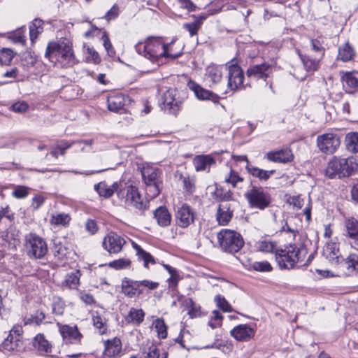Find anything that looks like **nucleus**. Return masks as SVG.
<instances>
[{
	"label": "nucleus",
	"mask_w": 358,
	"mask_h": 358,
	"mask_svg": "<svg viewBox=\"0 0 358 358\" xmlns=\"http://www.w3.org/2000/svg\"><path fill=\"white\" fill-rule=\"evenodd\" d=\"M306 255L307 248L303 245L299 247L289 245L284 249L276 250L275 257L280 268L292 269L308 264L310 262V255L308 257L307 263L301 264Z\"/></svg>",
	"instance_id": "nucleus-3"
},
{
	"label": "nucleus",
	"mask_w": 358,
	"mask_h": 358,
	"mask_svg": "<svg viewBox=\"0 0 358 358\" xmlns=\"http://www.w3.org/2000/svg\"><path fill=\"white\" fill-rule=\"evenodd\" d=\"M298 54L306 71L313 72L318 69L320 62L319 59H312L309 56L303 55L301 54L299 51L298 52Z\"/></svg>",
	"instance_id": "nucleus-39"
},
{
	"label": "nucleus",
	"mask_w": 358,
	"mask_h": 358,
	"mask_svg": "<svg viewBox=\"0 0 358 358\" xmlns=\"http://www.w3.org/2000/svg\"><path fill=\"white\" fill-rule=\"evenodd\" d=\"M65 303L64 301L60 299L57 298L54 300L52 303V312L55 315H61L63 314L65 309Z\"/></svg>",
	"instance_id": "nucleus-56"
},
{
	"label": "nucleus",
	"mask_w": 358,
	"mask_h": 358,
	"mask_svg": "<svg viewBox=\"0 0 358 358\" xmlns=\"http://www.w3.org/2000/svg\"><path fill=\"white\" fill-rule=\"evenodd\" d=\"M76 141L69 142L66 140H62L59 141L56 145V148H57L59 151V154L61 155H64L66 153V150L70 148Z\"/></svg>",
	"instance_id": "nucleus-62"
},
{
	"label": "nucleus",
	"mask_w": 358,
	"mask_h": 358,
	"mask_svg": "<svg viewBox=\"0 0 358 358\" xmlns=\"http://www.w3.org/2000/svg\"><path fill=\"white\" fill-rule=\"evenodd\" d=\"M14 54L12 50L9 48H2L0 50V63L3 65L9 64L13 59Z\"/></svg>",
	"instance_id": "nucleus-49"
},
{
	"label": "nucleus",
	"mask_w": 358,
	"mask_h": 358,
	"mask_svg": "<svg viewBox=\"0 0 358 358\" xmlns=\"http://www.w3.org/2000/svg\"><path fill=\"white\" fill-rule=\"evenodd\" d=\"M122 291L126 296L129 297H134L136 295L132 287V285H131L129 282L128 279H125L122 281Z\"/></svg>",
	"instance_id": "nucleus-59"
},
{
	"label": "nucleus",
	"mask_w": 358,
	"mask_h": 358,
	"mask_svg": "<svg viewBox=\"0 0 358 358\" xmlns=\"http://www.w3.org/2000/svg\"><path fill=\"white\" fill-rule=\"evenodd\" d=\"M246 169L250 174L261 180H267L275 173L274 170L266 171L248 164L246 166Z\"/></svg>",
	"instance_id": "nucleus-36"
},
{
	"label": "nucleus",
	"mask_w": 358,
	"mask_h": 358,
	"mask_svg": "<svg viewBox=\"0 0 358 358\" xmlns=\"http://www.w3.org/2000/svg\"><path fill=\"white\" fill-rule=\"evenodd\" d=\"M107 103L109 110L117 112L123 108L125 104V99L122 94H113L108 97Z\"/></svg>",
	"instance_id": "nucleus-29"
},
{
	"label": "nucleus",
	"mask_w": 358,
	"mask_h": 358,
	"mask_svg": "<svg viewBox=\"0 0 358 358\" xmlns=\"http://www.w3.org/2000/svg\"><path fill=\"white\" fill-rule=\"evenodd\" d=\"M225 70L227 71V88L230 91L238 90L244 80V73L241 66L231 61L226 64Z\"/></svg>",
	"instance_id": "nucleus-10"
},
{
	"label": "nucleus",
	"mask_w": 358,
	"mask_h": 358,
	"mask_svg": "<svg viewBox=\"0 0 358 358\" xmlns=\"http://www.w3.org/2000/svg\"><path fill=\"white\" fill-rule=\"evenodd\" d=\"M183 303L188 310L190 317H196L200 315V306L196 305L191 298L185 299Z\"/></svg>",
	"instance_id": "nucleus-46"
},
{
	"label": "nucleus",
	"mask_w": 358,
	"mask_h": 358,
	"mask_svg": "<svg viewBox=\"0 0 358 358\" xmlns=\"http://www.w3.org/2000/svg\"><path fill=\"white\" fill-rule=\"evenodd\" d=\"M159 352L157 348L150 349L146 354H137L131 356L130 358H159Z\"/></svg>",
	"instance_id": "nucleus-63"
},
{
	"label": "nucleus",
	"mask_w": 358,
	"mask_h": 358,
	"mask_svg": "<svg viewBox=\"0 0 358 358\" xmlns=\"http://www.w3.org/2000/svg\"><path fill=\"white\" fill-rule=\"evenodd\" d=\"M154 327L160 338H165L167 336V329L164 320L162 318L156 319L153 322Z\"/></svg>",
	"instance_id": "nucleus-47"
},
{
	"label": "nucleus",
	"mask_w": 358,
	"mask_h": 358,
	"mask_svg": "<svg viewBox=\"0 0 358 358\" xmlns=\"http://www.w3.org/2000/svg\"><path fill=\"white\" fill-rule=\"evenodd\" d=\"M251 267L255 271L259 272H270L273 269L272 266L267 261L255 262L251 264Z\"/></svg>",
	"instance_id": "nucleus-50"
},
{
	"label": "nucleus",
	"mask_w": 358,
	"mask_h": 358,
	"mask_svg": "<svg viewBox=\"0 0 358 358\" xmlns=\"http://www.w3.org/2000/svg\"><path fill=\"white\" fill-rule=\"evenodd\" d=\"M104 352L105 356L112 358L118 355L122 350V343L120 339L113 338L111 340L104 341Z\"/></svg>",
	"instance_id": "nucleus-25"
},
{
	"label": "nucleus",
	"mask_w": 358,
	"mask_h": 358,
	"mask_svg": "<svg viewBox=\"0 0 358 358\" xmlns=\"http://www.w3.org/2000/svg\"><path fill=\"white\" fill-rule=\"evenodd\" d=\"M120 183L114 182L112 185H107L105 182H101L94 185V189L97 192L99 196L109 198L113 196L114 192L119 191Z\"/></svg>",
	"instance_id": "nucleus-26"
},
{
	"label": "nucleus",
	"mask_w": 358,
	"mask_h": 358,
	"mask_svg": "<svg viewBox=\"0 0 358 358\" xmlns=\"http://www.w3.org/2000/svg\"><path fill=\"white\" fill-rule=\"evenodd\" d=\"M154 217L160 227H167L171 222V215L165 206H160L154 211Z\"/></svg>",
	"instance_id": "nucleus-28"
},
{
	"label": "nucleus",
	"mask_w": 358,
	"mask_h": 358,
	"mask_svg": "<svg viewBox=\"0 0 358 358\" xmlns=\"http://www.w3.org/2000/svg\"><path fill=\"white\" fill-rule=\"evenodd\" d=\"M43 22L40 19H35L29 26L30 39L32 42L36 40L38 36L43 31Z\"/></svg>",
	"instance_id": "nucleus-43"
},
{
	"label": "nucleus",
	"mask_w": 358,
	"mask_h": 358,
	"mask_svg": "<svg viewBox=\"0 0 358 358\" xmlns=\"http://www.w3.org/2000/svg\"><path fill=\"white\" fill-rule=\"evenodd\" d=\"M145 313L142 309L131 308L129 310L126 320L129 323L139 325L144 320Z\"/></svg>",
	"instance_id": "nucleus-38"
},
{
	"label": "nucleus",
	"mask_w": 358,
	"mask_h": 358,
	"mask_svg": "<svg viewBox=\"0 0 358 358\" xmlns=\"http://www.w3.org/2000/svg\"><path fill=\"white\" fill-rule=\"evenodd\" d=\"M57 325L64 341L71 343H78L80 342L83 335L79 332L76 326L61 325L59 323Z\"/></svg>",
	"instance_id": "nucleus-18"
},
{
	"label": "nucleus",
	"mask_w": 358,
	"mask_h": 358,
	"mask_svg": "<svg viewBox=\"0 0 358 358\" xmlns=\"http://www.w3.org/2000/svg\"><path fill=\"white\" fill-rule=\"evenodd\" d=\"M341 270L346 269L347 273L351 275L358 272V255L350 254L346 259H342L338 266Z\"/></svg>",
	"instance_id": "nucleus-24"
},
{
	"label": "nucleus",
	"mask_w": 358,
	"mask_h": 358,
	"mask_svg": "<svg viewBox=\"0 0 358 358\" xmlns=\"http://www.w3.org/2000/svg\"><path fill=\"white\" fill-rule=\"evenodd\" d=\"M120 8L117 4H114L112 8L106 13L104 19L107 21L115 20L120 14Z\"/></svg>",
	"instance_id": "nucleus-60"
},
{
	"label": "nucleus",
	"mask_w": 358,
	"mask_h": 358,
	"mask_svg": "<svg viewBox=\"0 0 358 358\" xmlns=\"http://www.w3.org/2000/svg\"><path fill=\"white\" fill-rule=\"evenodd\" d=\"M224 69H225V67L217 65H210L206 69L205 80L210 83V87H213L221 82Z\"/></svg>",
	"instance_id": "nucleus-19"
},
{
	"label": "nucleus",
	"mask_w": 358,
	"mask_h": 358,
	"mask_svg": "<svg viewBox=\"0 0 358 358\" xmlns=\"http://www.w3.org/2000/svg\"><path fill=\"white\" fill-rule=\"evenodd\" d=\"M250 207L263 210L271 206V194L264 187L252 186L244 194Z\"/></svg>",
	"instance_id": "nucleus-8"
},
{
	"label": "nucleus",
	"mask_w": 358,
	"mask_h": 358,
	"mask_svg": "<svg viewBox=\"0 0 358 358\" xmlns=\"http://www.w3.org/2000/svg\"><path fill=\"white\" fill-rule=\"evenodd\" d=\"M45 57L50 62H58L62 66H70L77 63L72 43L66 38L49 42Z\"/></svg>",
	"instance_id": "nucleus-2"
},
{
	"label": "nucleus",
	"mask_w": 358,
	"mask_h": 358,
	"mask_svg": "<svg viewBox=\"0 0 358 358\" xmlns=\"http://www.w3.org/2000/svg\"><path fill=\"white\" fill-rule=\"evenodd\" d=\"M355 55L353 47L349 43H346L339 47L337 58L343 62H347L353 59Z\"/></svg>",
	"instance_id": "nucleus-33"
},
{
	"label": "nucleus",
	"mask_w": 358,
	"mask_h": 358,
	"mask_svg": "<svg viewBox=\"0 0 358 358\" xmlns=\"http://www.w3.org/2000/svg\"><path fill=\"white\" fill-rule=\"evenodd\" d=\"M322 254L334 266H338L343 259L339 250L338 244L335 242L327 243L323 248Z\"/></svg>",
	"instance_id": "nucleus-15"
},
{
	"label": "nucleus",
	"mask_w": 358,
	"mask_h": 358,
	"mask_svg": "<svg viewBox=\"0 0 358 358\" xmlns=\"http://www.w3.org/2000/svg\"><path fill=\"white\" fill-rule=\"evenodd\" d=\"M12 110L16 113H22L28 108V104L24 101L17 102L12 105Z\"/></svg>",
	"instance_id": "nucleus-64"
},
{
	"label": "nucleus",
	"mask_w": 358,
	"mask_h": 358,
	"mask_svg": "<svg viewBox=\"0 0 358 358\" xmlns=\"http://www.w3.org/2000/svg\"><path fill=\"white\" fill-rule=\"evenodd\" d=\"M341 145L339 136L334 133H327L317 137V145L319 150L327 155L334 153Z\"/></svg>",
	"instance_id": "nucleus-11"
},
{
	"label": "nucleus",
	"mask_w": 358,
	"mask_h": 358,
	"mask_svg": "<svg viewBox=\"0 0 358 358\" xmlns=\"http://www.w3.org/2000/svg\"><path fill=\"white\" fill-rule=\"evenodd\" d=\"M141 175L145 186L147 198L148 199H155L162 189L161 171L155 166L145 164L142 168Z\"/></svg>",
	"instance_id": "nucleus-5"
},
{
	"label": "nucleus",
	"mask_w": 358,
	"mask_h": 358,
	"mask_svg": "<svg viewBox=\"0 0 358 358\" xmlns=\"http://www.w3.org/2000/svg\"><path fill=\"white\" fill-rule=\"evenodd\" d=\"M215 198L218 201H230L232 200L233 194L230 190L216 188L215 191Z\"/></svg>",
	"instance_id": "nucleus-52"
},
{
	"label": "nucleus",
	"mask_w": 358,
	"mask_h": 358,
	"mask_svg": "<svg viewBox=\"0 0 358 358\" xmlns=\"http://www.w3.org/2000/svg\"><path fill=\"white\" fill-rule=\"evenodd\" d=\"M176 90H168L163 96V106L165 110L169 113L176 115L180 110L181 102L176 98Z\"/></svg>",
	"instance_id": "nucleus-16"
},
{
	"label": "nucleus",
	"mask_w": 358,
	"mask_h": 358,
	"mask_svg": "<svg viewBox=\"0 0 358 358\" xmlns=\"http://www.w3.org/2000/svg\"><path fill=\"white\" fill-rule=\"evenodd\" d=\"M224 181L230 184L233 187H236L238 182H242L243 178L240 176L238 173L232 169H229L228 173L224 176Z\"/></svg>",
	"instance_id": "nucleus-42"
},
{
	"label": "nucleus",
	"mask_w": 358,
	"mask_h": 358,
	"mask_svg": "<svg viewBox=\"0 0 358 358\" xmlns=\"http://www.w3.org/2000/svg\"><path fill=\"white\" fill-rule=\"evenodd\" d=\"M196 171H209L210 166L215 163V161L210 155L196 156L193 161Z\"/></svg>",
	"instance_id": "nucleus-27"
},
{
	"label": "nucleus",
	"mask_w": 358,
	"mask_h": 358,
	"mask_svg": "<svg viewBox=\"0 0 358 358\" xmlns=\"http://www.w3.org/2000/svg\"><path fill=\"white\" fill-rule=\"evenodd\" d=\"M126 240L119 234L110 232L103 238L102 245L110 254H117L122 251Z\"/></svg>",
	"instance_id": "nucleus-12"
},
{
	"label": "nucleus",
	"mask_w": 358,
	"mask_h": 358,
	"mask_svg": "<svg viewBox=\"0 0 358 358\" xmlns=\"http://www.w3.org/2000/svg\"><path fill=\"white\" fill-rule=\"evenodd\" d=\"M22 345V341H20L18 338H15L14 336H13V333H10L2 342L1 347L6 351L13 352L15 350H19L20 348H21Z\"/></svg>",
	"instance_id": "nucleus-35"
},
{
	"label": "nucleus",
	"mask_w": 358,
	"mask_h": 358,
	"mask_svg": "<svg viewBox=\"0 0 358 358\" xmlns=\"http://www.w3.org/2000/svg\"><path fill=\"white\" fill-rule=\"evenodd\" d=\"M345 226L350 245L358 250V221L353 217L349 218L345 221Z\"/></svg>",
	"instance_id": "nucleus-21"
},
{
	"label": "nucleus",
	"mask_w": 358,
	"mask_h": 358,
	"mask_svg": "<svg viewBox=\"0 0 358 358\" xmlns=\"http://www.w3.org/2000/svg\"><path fill=\"white\" fill-rule=\"evenodd\" d=\"M45 316L43 312L37 310L34 315H31L29 317L24 319V325H36L39 326L44 320Z\"/></svg>",
	"instance_id": "nucleus-45"
},
{
	"label": "nucleus",
	"mask_w": 358,
	"mask_h": 358,
	"mask_svg": "<svg viewBox=\"0 0 358 358\" xmlns=\"http://www.w3.org/2000/svg\"><path fill=\"white\" fill-rule=\"evenodd\" d=\"M187 86L192 90L196 97L200 100H210L214 103L219 102L220 96L214 92L203 88L193 80H189Z\"/></svg>",
	"instance_id": "nucleus-17"
},
{
	"label": "nucleus",
	"mask_w": 358,
	"mask_h": 358,
	"mask_svg": "<svg viewBox=\"0 0 358 358\" xmlns=\"http://www.w3.org/2000/svg\"><path fill=\"white\" fill-rule=\"evenodd\" d=\"M182 27L189 32L191 37L197 35L198 31L201 29V27L194 22L184 23L182 24Z\"/></svg>",
	"instance_id": "nucleus-58"
},
{
	"label": "nucleus",
	"mask_w": 358,
	"mask_h": 358,
	"mask_svg": "<svg viewBox=\"0 0 358 358\" xmlns=\"http://www.w3.org/2000/svg\"><path fill=\"white\" fill-rule=\"evenodd\" d=\"M222 316L220 315L218 310H213L212 312V316L208 322V325L212 329H215L222 325Z\"/></svg>",
	"instance_id": "nucleus-55"
},
{
	"label": "nucleus",
	"mask_w": 358,
	"mask_h": 358,
	"mask_svg": "<svg viewBox=\"0 0 358 358\" xmlns=\"http://www.w3.org/2000/svg\"><path fill=\"white\" fill-rule=\"evenodd\" d=\"M310 47L313 51L318 53L320 55V57H322V56L324 55V48L322 47V43L319 40L311 39Z\"/></svg>",
	"instance_id": "nucleus-61"
},
{
	"label": "nucleus",
	"mask_w": 358,
	"mask_h": 358,
	"mask_svg": "<svg viewBox=\"0 0 358 358\" xmlns=\"http://www.w3.org/2000/svg\"><path fill=\"white\" fill-rule=\"evenodd\" d=\"M232 215L233 213L229 210V207L227 204L219 206L216 219L220 225H227L231 220Z\"/></svg>",
	"instance_id": "nucleus-32"
},
{
	"label": "nucleus",
	"mask_w": 358,
	"mask_h": 358,
	"mask_svg": "<svg viewBox=\"0 0 358 358\" xmlns=\"http://www.w3.org/2000/svg\"><path fill=\"white\" fill-rule=\"evenodd\" d=\"M217 239L222 250L229 253L238 252L244 245L241 235L230 229H222L217 234Z\"/></svg>",
	"instance_id": "nucleus-7"
},
{
	"label": "nucleus",
	"mask_w": 358,
	"mask_h": 358,
	"mask_svg": "<svg viewBox=\"0 0 358 358\" xmlns=\"http://www.w3.org/2000/svg\"><path fill=\"white\" fill-rule=\"evenodd\" d=\"M131 265V261L129 259H119L114 260L109 263L108 266L110 268L116 270L124 269L129 267Z\"/></svg>",
	"instance_id": "nucleus-53"
},
{
	"label": "nucleus",
	"mask_w": 358,
	"mask_h": 358,
	"mask_svg": "<svg viewBox=\"0 0 358 358\" xmlns=\"http://www.w3.org/2000/svg\"><path fill=\"white\" fill-rule=\"evenodd\" d=\"M29 190L30 189L26 186H15L12 195L16 199H24L28 196Z\"/></svg>",
	"instance_id": "nucleus-54"
},
{
	"label": "nucleus",
	"mask_w": 358,
	"mask_h": 358,
	"mask_svg": "<svg viewBox=\"0 0 358 358\" xmlns=\"http://www.w3.org/2000/svg\"><path fill=\"white\" fill-rule=\"evenodd\" d=\"M195 213L186 203L179 207L176 212V224L181 228H187L194 221Z\"/></svg>",
	"instance_id": "nucleus-13"
},
{
	"label": "nucleus",
	"mask_w": 358,
	"mask_h": 358,
	"mask_svg": "<svg viewBox=\"0 0 358 358\" xmlns=\"http://www.w3.org/2000/svg\"><path fill=\"white\" fill-rule=\"evenodd\" d=\"M255 248L258 251L263 253L274 252L275 254V251L278 250L276 242L268 238H262L257 241L255 243Z\"/></svg>",
	"instance_id": "nucleus-30"
},
{
	"label": "nucleus",
	"mask_w": 358,
	"mask_h": 358,
	"mask_svg": "<svg viewBox=\"0 0 358 358\" xmlns=\"http://www.w3.org/2000/svg\"><path fill=\"white\" fill-rule=\"evenodd\" d=\"M80 273L79 271L72 272L66 275L65 280L62 284L69 289H76L80 283Z\"/></svg>",
	"instance_id": "nucleus-41"
},
{
	"label": "nucleus",
	"mask_w": 358,
	"mask_h": 358,
	"mask_svg": "<svg viewBox=\"0 0 358 358\" xmlns=\"http://www.w3.org/2000/svg\"><path fill=\"white\" fill-rule=\"evenodd\" d=\"M273 66L267 63L263 62L259 64H254L249 66L246 71V74L249 78L255 79L266 80L270 76L273 72Z\"/></svg>",
	"instance_id": "nucleus-14"
},
{
	"label": "nucleus",
	"mask_w": 358,
	"mask_h": 358,
	"mask_svg": "<svg viewBox=\"0 0 358 358\" xmlns=\"http://www.w3.org/2000/svg\"><path fill=\"white\" fill-rule=\"evenodd\" d=\"M255 330L248 324H239L231 331V335L238 341H248L255 336Z\"/></svg>",
	"instance_id": "nucleus-22"
},
{
	"label": "nucleus",
	"mask_w": 358,
	"mask_h": 358,
	"mask_svg": "<svg viewBox=\"0 0 358 358\" xmlns=\"http://www.w3.org/2000/svg\"><path fill=\"white\" fill-rule=\"evenodd\" d=\"M268 161L277 163L289 162L293 159L292 151L289 148H284L274 152H268L266 154Z\"/></svg>",
	"instance_id": "nucleus-23"
},
{
	"label": "nucleus",
	"mask_w": 358,
	"mask_h": 358,
	"mask_svg": "<svg viewBox=\"0 0 358 358\" xmlns=\"http://www.w3.org/2000/svg\"><path fill=\"white\" fill-rule=\"evenodd\" d=\"M33 346L41 353H51L52 345L42 334H38L33 340Z\"/></svg>",
	"instance_id": "nucleus-31"
},
{
	"label": "nucleus",
	"mask_w": 358,
	"mask_h": 358,
	"mask_svg": "<svg viewBox=\"0 0 358 358\" xmlns=\"http://www.w3.org/2000/svg\"><path fill=\"white\" fill-rule=\"evenodd\" d=\"M171 45H166L161 38L149 37L135 45L136 51L152 63H158L162 57L176 59L181 55V50L172 52Z\"/></svg>",
	"instance_id": "nucleus-1"
},
{
	"label": "nucleus",
	"mask_w": 358,
	"mask_h": 358,
	"mask_svg": "<svg viewBox=\"0 0 358 358\" xmlns=\"http://www.w3.org/2000/svg\"><path fill=\"white\" fill-rule=\"evenodd\" d=\"M25 248L27 255L35 259L43 258L48 252V246L45 240L33 233L26 236Z\"/></svg>",
	"instance_id": "nucleus-9"
},
{
	"label": "nucleus",
	"mask_w": 358,
	"mask_h": 358,
	"mask_svg": "<svg viewBox=\"0 0 358 358\" xmlns=\"http://www.w3.org/2000/svg\"><path fill=\"white\" fill-rule=\"evenodd\" d=\"M71 220V217L69 214L61 213L56 215H52L50 219V223L55 226L66 227Z\"/></svg>",
	"instance_id": "nucleus-44"
},
{
	"label": "nucleus",
	"mask_w": 358,
	"mask_h": 358,
	"mask_svg": "<svg viewBox=\"0 0 358 358\" xmlns=\"http://www.w3.org/2000/svg\"><path fill=\"white\" fill-rule=\"evenodd\" d=\"M117 197L128 208L144 211L148 208V201L144 199L137 187L128 183H120Z\"/></svg>",
	"instance_id": "nucleus-4"
},
{
	"label": "nucleus",
	"mask_w": 358,
	"mask_h": 358,
	"mask_svg": "<svg viewBox=\"0 0 358 358\" xmlns=\"http://www.w3.org/2000/svg\"><path fill=\"white\" fill-rule=\"evenodd\" d=\"M8 38L15 43L24 45L26 42L24 31L22 29H20L10 33Z\"/></svg>",
	"instance_id": "nucleus-48"
},
{
	"label": "nucleus",
	"mask_w": 358,
	"mask_h": 358,
	"mask_svg": "<svg viewBox=\"0 0 358 358\" xmlns=\"http://www.w3.org/2000/svg\"><path fill=\"white\" fill-rule=\"evenodd\" d=\"M217 307L222 309L224 312L230 313L232 311V308L229 303L225 298L221 295H216L214 299Z\"/></svg>",
	"instance_id": "nucleus-51"
},
{
	"label": "nucleus",
	"mask_w": 358,
	"mask_h": 358,
	"mask_svg": "<svg viewBox=\"0 0 358 358\" xmlns=\"http://www.w3.org/2000/svg\"><path fill=\"white\" fill-rule=\"evenodd\" d=\"M358 168L354 158L334 157L329 163L326 169V175L331 178L348 177Z\"/></svg>",
	"instance_id": "nucleus-6"
},
{
	"label": "nucleus",
	"mask_w": 358,
	"mask_h": 358,
	"mask_svg": "<svg viewBox=\"0 0 358 358\" xmlns=\"http://www.w3.org/2000/svg\"><path fill=\"white\" fill-rule=\"evenodd\" d=\"M101 34V40L103 41V45L107 54L109 57H113L115 55V50L109 39L108 35L105 30L99 29L96 27H92V29L85 33V36H94L95 35Z\"/></svg>",
	"instance_id": "nucleus-20"
},
{
	"label": "nucleus",
	"mask_w": 358,
	"mask_h": 358,
	"mask_svg": "<svg viewBox=\"0 0 358 358\" xmlns=\"http://www.w3.org/2000/svg\"><path fill=\"white\" fill-rule=\"evenodd\" d=\"M345 145L348 151L358 152V132H350L346 135Z\"/></svg>",
	"instance_id": "nucleus-40"
},
{
	"label": "nucleus",
	"mask_w": 358,
	"mask_h": 358,
	"mask_svg": "<svg viewBox=\"0 0 358 358\" xmlns=\"http://www.w3.org/2000/svg\"><path fill=\"white\" fill-rule=\"evenodd\" d=\"M94 326L99 329L100 334H103L106 331V322L100 315H94L92 317Z\"/></svg>",
	"instance_id": "nucleus-57"
},
{
	"label": "nucleus",
	"mask_w": 358,
	"mask_h": 358,
	"mask_svg": "<svg viewBox=\"0 0 358 358\" xmlns=\"http://www.w3.org/2000/svg\"><path fill=\"white\" fill-rule=\"evenodd\" d=\"M132 246L136 252V255L138 256V259L143 262V266L146 268H149L148 265L150 263L152 264H156V261L151 254L145 251L137 243L132 242Z\"/></svg>",
	"instance_id": "nucleus-34"
},
{
	"label": "nucleus",
	"mask_w": 358,
	"mask_h": 358,
	"mask_svg": "<svg viewBox=\"0 0 358 358\" xmlns=\"http://www.w3.org/2000/svg\"><path fill=\"white\" fill-rule=\"evenodd\" d=\"M342 80L343 87L345 88L346 92L349 93H352L358 87V76H355L352 73H346L343 76Z\"/></svg>",
	"instance_id": "nucleus-37"
}]
</instances>
